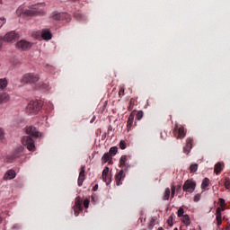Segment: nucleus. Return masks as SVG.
<instances>
[{
	"label": "nucleus",
	"instance_id": "1",
	"mask_svg": "<svg viewBox=\"0 0 230 230\" xmlns=\"http://www.w3.org/2000/svg\"><path fill=\"white\" fill-rule=\"evenodd\" d=\"M26 134L29 136L23 137L22 139V143L23 146H26L30 152H35V140L37 137L40 136V132L37 128L33 126H30L26 128Z\"/></svg>",
	"mask_w": 230,
	"mask_h": 230
},
{
	"label": "nucleus",
	"instance_id": "2",
	"mask_svg": "<svg viewBox=\"0 0 230 230\" xmlns=\"http://www.w3.org/2000/svg\"><path fill=\"white\" fill-rule=\"evenodd\" d=\"M42 109V102L39 101H31L26 108L28 114H37Z\"/></svg>",
	"mask_w": 230,
	"mask_h": 230
},
{
	"label": "nucleus",
	"instance_id": "3",
	"mask_svg": "<svg viewBox=\"0 0 230 230\" xmlns=\"http://www.w3.org/2000/svg\"><path fill=\"white\" fill-rule=\"evenodd\" d=\"M17 39H19V34L15 33V31L7 32L4 38L0 37V46L3 44V40L5 42H15Z\"/></svg>",
	"mask_w": 230,
	"mask_h": 230
},
{
	"label": "nucleus",
	"instance_id": "4",
	"mask_svg": "<svg viewBox=\"0 0 230 230\" xmlns=\"http://www.w3.org/2000/svg\"><path fill=\"white\" fill-rule=\"evenodd\" d=\"M195 188H197V182L193 180H187L183 184L182 190L187 193H193Z\"/></svg>",
	"mask_w": 230,
	"mask_h": 230
},
{
	"label": "nucleus",
	"instance_id": "5",
	"mask_svg": "<svg viewBox=\"0 0 230 230\" xmlns=\"http://www.w3.org/2000/svg\"><path fill=\"white\" fill-rule=\"evenodd\" d=\"M52 19L54 21H66V22H69L71 21V15L67 13H54Z\"/></svg>",
	"mask_w": 230,
	"mask_h": 230
},
{
	"label": "nucleus",
	"instance_id": "6",
	"mask_svg": "<svg viewBox=\"0 0 230 230\" xmlns=\"http://www.w3.org/2000/svg\"><path fill=\"white\" fill-rule=\"evenodd\" d=\"M127 169L123 170L121 169L115 174V182L117 186H121L123 184V181H125Z\"/></svg>",
	"mask_w": 230,
	"mask_h": 230
},
{
	"label": "nucleus",
	"instance_id": "7",
	"mask_svg": "<svg viewBox=\"0 0 230 230\" xmlns=\"http://www.w3.org/2000/svg\"><path fill=\"white\" fill-rule=\"evenodd\" d=\"M173 136L176 139H184L186 137V131L183 127L175 126L173 129Z\"/></svg>",
	"mask_w": 230,
	"mask_h": 230
},
{
	"label": "nucleus",
	"instance_id": "8",
	"mask_svg": "<svg viewBox=\"0 0 230 230\" xmlns=\"http://www.w3.org/2000/svg\"><path fill=\"white\" fill-rule=\"evenodd\" d=\"M24 155V147L20 146L15 148L12 155L9 156L10 161H13V159H19V157H22Z\"/></svg>",
	"mask_w": 230,
	"mask_h": 230
},
{
	"label": "nucleus",
	"instance_id": "9",
	"mask_svg": "<svg viewBox=\"0 0 230 230\" xmlns=\"http://www.w3.org/2000/svg\"><path fill=\"white\" fill-rule=\"evenodd\" d=\"M40 79V77L37 75L34 74H26L22 77V82L24 84H36V82Z\"/></svg>",
	"mask_w": 230,
	"mask_h": 230
},
{
	"label": "nucleus",
	"instance_id": "10",
	"mask_svg": "<svg viewBox=\"0 0 230 230\" xmlns=\"http://www.w3.org/2000/svg\"><path fill=\"white\" fill-rule=\"evenodd\" d=\"M16 48L22 51H26V49H30V48H31V43L26 40H20L16 43Z\"/></svg>",
	"mask_w": 230,
	"mask_h": 230
},
{
	"label": "nucleus",
	"instance_id": "11",
	"mask_svg": "<svg viewBox=\"0 0 230 230\" xmlns=\"http://www.w3.org/2000/svg\"><path fill=\"white\" fill-rule=\"evenodd\" d=\"M84 181H85V166L82 165L79 172V177L77 180V184L79 187L84 186Z\"/></svg>",
	"mask_w": 230,
	"mask_h": 230
},
{
	"label": "nucleus",
	"instance_id": "12",
	"mask_svg": "<svg viewBox=\"0 0 230 230\" xmlns=\"http://www.w3.org/2000/svg\"><path fill=\"white\" fill-rule=\"evenodd\" d=\"M191 148H193V138L188 137L186 139V146L183 147L184 154L191 152Z\"/></svg>",
	"mask_w": 230,
	"mask_h": 230
},
{
	"label": "nucleus",
	"instance_id": "13",
	"mask_svg": "<svg viewBox=\"0 0 230 230\" xmlns=\"http://www.w3.org/2000/svg\"><path fill=\"white\" fill-rule=\"evenodd\" d=\"M224 208L218 207L216 210V220L217 223V226H222V211H224Z\"/></svg>",
	"mask_w": 230,
	"mask_h": 230
},
{
	"label": "nucleus",
	"instance_id": "14",
	"mask_svg": "<svg viewBox=\"0 0 230 230\" xmlns=\"http://www.w3.org/2000/svg\"><path fill=\"white\" fill-rule=\"evenodd\" d=\"M102 181L103 182H106V184H109V182H111V177H109V167L106 166L103 171H102Z\"/></svg>",
	"mask_w": 230,
	"mask_h": 230
},
{
	"label": "nucleus",
	"instance_id": "15",
	"mask_svg": "<svg viewBox=\"0 0 230 230\" xmlns=\"http://www.w3.org/2000/svg\"><path fill=\"white\" fill-rule=\"evenodd\" d=\"M136 116V111H132L130 115L128 116V121H127V128L128 130H130L132 128V125L134 124V118Z\"/></svg>",
	"mask_w": 230,
	"mask_h": 230
},
{
	"label": "nucleus",
	"instance_id": "16",
	"mask_svg": "<svg viewBox=\"0 0 230 230\" xmlns=\"http://www.w3.org/2000/svg\"><path fill=\"white\" fill-rule=\"evenodd\" d=\"M222 170H224L223 162H218L217 164H215L214 173H216V175H220V173H222Z\"/></svg>",
	"mask_w": 230,
	"mask_h": 230
},
{
	"label": "nucleus",
	"instance_id": "17",
	"mask_svg": "<svg viewBox=\"0 0 230 230\" xmlns=\"http://www.w3.org/2000/svg\"><path fill=\"white\" fill-rule=\"evenodd\" d=\"M8 102H10V94L6 93H0V105L8 103Z\"/></svg>",
	"mask_w": 230,
	"mask_h": 230
},
{
	"label": "nucleus",
	"instance_id": "18",
	"mask_svg": "<svg viewBox=\"0 0 230 230\" xmlns=\"http://www.w3.org/2000/svg\"><path fill=\"white\" fill-rule=\"evenodd\" d=\"M15 171L8 170L4 175V181H10L12 179H15Z\"/></svg>",
	"mask_w": 230,
	"mask_h": 230
},
{
	"label": "nucleus",
	"instance_id": "19",
	"mask_svg": "<svg viewBox=\"0 0 230 230\" xmlns=\"http://www.w3.org/2000/svg\"><path fill=\"white\" fill-rule=\"evenodd\" d=\"M41 37L44 40H51V38L53 37V35L49 31L44 30L41 32Z\"/></svg>",
	"mask_w": 230,
	"mask_h": 230
},
{
	"label": "nucleus",
	"instance_id": "20",
	"mask_svg": "<svg viewBox=\"0 0 230 230\" xmlns=\"http://www.w3.org/2000/svg\"><path fill=\"white\" fill-rule=\"evenodd\" d=\"M102 164L105 163H109V161H112V157L109 153H105L102 157Z\"/></svg>",
	"mask_w": 230,
	"mask_h": 230
},
{
	"label": "nucleus",
	"instance_id": "21",
	"mask_svg": "<svg viewBox=\"0 0 230 230\" xmlns=\"http://www.w3.org/2000/svg\"><path fill=\"white\" fill-rule=\"evenodd\" d=\"M208 186H209V178H205L201 183V190H206Z\"/></svg>",
	"mask_w": 230,
	"mask_h": 230
},
{
	"label": "nucleus",
	"instance_id": "22",
	"mask_svg": "<svg viewBox=\"0 0 230 230\" xmlns=\"http://www.w3.org/2000/svg\"><path fill=\"white\" fill-rule=\"evenodd\" d=\"M8 86V80L6 78L0 79V89H6Z\"/></svg>",
	"mask_w": 230,
	"mask_h": 230
},
{
	"label": "nucleus",
	"instance_id": "23",
	"mask_svg": "<svg viewBox=\"0 0 230 230\" xmlns=\"http://www.w3.org/2000/svg\"><path fill=\"white\" fill-rule=\"evenodd\" d=\"M127 165V155H122L119 159V168H123V166Z\"/></svg>",
	"mask_w": 230,
	"mask_h": 230
},
{
	"label": "nucleus",
	"instance_id": "24",
	"mask_svg": "<svg viewBox=\"0 0 230 230\" xmlns=\"http://www.w3.org/2000/svg\"><path fill=\"white\" fill-rule=\"evenodd\" d=\"M181 221L185 226H190V224H191V221L190 220V216L188 215H184L181 218Z\"/></svg>",
	"mask_w": 230,
	"mask_h": 230
},
{
	"label": "nucleus",
	"instance_id": "25",
	"mask_svg": "<svg viewBox=\"0 0 230 230\" xmlns=\"http://www.w3.org/2000/svg\"><path fill=\"white\" fill-rule=\"evenodd\" d=\"M173 218H175V214L172 213L167 219V224H168L169 227H173Z\"/></svg>",
	"mask_w": 230,
	"mask_h": 230
},
{
	"label": "nucleus",
	"instance_id": "26",
	"mask_svg": "<svg viewBox=\"0 0 230 230\" xmlns=\"http://www.w3.org/2000/svg\"><path fill=\"white\" fill-rule=\"evenodd\" d=\"M118 154V146H112L110 148L109 155L114 156Z\"/></svg>",
	"mask_w": 230,
	"mask_h": 230
},
{
	"label": "nucleus",
	"instance_id": "27",
	"mask_svg": "<svg viewBox=\"0 0 230 230\" xmlns=\"http://www.w3.org/2000/svg\"><path fill=\"white\" fill-rule=\"evenodd\" d=\"M82 199L80 198V197H78V198H76L75 199V207H77V209H81L82 208H84L83 206H82Z\"/></svg>",
	"mask_w": 230,
	"mask_h": 230
},
{
	"label": "nucleus",
	"instance_id": "28",
	"mask_svg": "<svg viewBox=\"0 0 230 230\" xmlns=\"http://www.w3.org/2000/svg\"><path fill=\"white\" fill-rule=\"evenodd\" d=\"M169 199H170V188H166L164 195L163 197V200H168Z\"/></svg>",
	"mask_w": 230,
	"mask_h": 230
},
{
	"label": "nucleus",
	"instance_id": "29",
	"mask_svg": "<svg viewBox=\"0 0 230 230\" xmlns=\"http://www.w3.org/2000/svg\"><path fill=\"white\" fill-rule=\"evenodd\" d=\"M190 173H195V172L199 170V164H191L190 167Z\"/></svg>",
	"mask_w": 230,
	"mask_h": 230
},
{
	"label": "nucleus",
	"instance_id": "30",
	"mask_svg": "<svg viewBox=\"0 0 230 230\" xmlns=\"http://www.w3.org/2000/svg\"><path fill=\"white\" fill-rule=\"evenodd\" d=\"M23 13H25L26 15H35L37 13V11L29 9L23 11Z\"/></svg>",
	"mask_w": 230,
	"mask_h": 230
},
{
	"label": "nucleus",
	"instance_id": "31",
	"mask_svg": "<svg viewBox=\"0 0 230 230\" xmlns=\"http://www.w3.org/2000/svg\"><path fill=\"white\" fill-rule=\"evenodd\" d=\"M77 208L78 207H74L75 217H78V215H80V212L84 211V207H81V209H78Z\"/></svg>",
	"mask_w": 230,
	"mask_h": 230
},
{
	"label": "nucleus",
	"instance_id": "32",
	"mask_svg": "<svg viewBox=\"0 0 230 230\" xmlns=\"http://www.w3.org/2000/svg\"><path fill=\"white\" fill-rule=\"evenodd\" d=\"M177 217H179V218H181V217H184V208H180L178 209Z\"/></svg>",
	"mask_w": 230,
	"mask_h": 230
},
{
	"label": "nucleus",
	"instance_id": "33",
	"mask_svg": "<svg viewBox=\"0 0 230 230\" xmlns=\"http://www.w3.org/2000/svg\"><path fill=\"white\" fill-rule=\"evenodd\" d=\"M119 148H120L121 150H125V148H127V144L125 143L124 140H121V141L119 142Z\"/></svg>",
	"mask_w": 230,
	"mask_h": 230
},
{
	"label": "nucleus",
	"instance_id": "34",
	"mask_svg": "<svg viewBox=\"0 0 230 230\" xmlns=\"http://www.w3.org/2000/svg\"><path fill=\"white\" fill-rule=\"evenodd\" d=\"M134 99H130V102H129V106L128 108V111H132L134 109Z\"/></svg>",
	"mask_w": 230,
	"mask_h": 230
},
{
	"label": "nucleus",
	"instance_id": "35",
	"mask_svg": "<svg viewBox=\"0 0 230 230\" xmlns=\"http://www.w3.org/2000/svg\"><path fill=\"white\" fill-rule=\"evenodd\" d=\"M173 197H175V185L171 187V199H173Z\"/></svg>",
	"mask_w": 230,
	"mask_h": 230
},
{
	"label": "nucleus",
	"instance_id": "36",
	"mask_svg": "<svg viewBox=\"0 0 230 230\" xmlns=\"http://www.w3.org/2000/svg\"><path fill=\"white\" fill-rule=\"evenodd\" d=\"M90 202H91V200L89 199H85L84 200V208H85V209H87L89 208Z\"/></svg>",
	"mask_w": 230,
	"mask_h": 230
},
{
	"label": "nucleus",
	"instance_id": "37",
	"mask_svg": "<svg viewBox=\"0 0 230 230\" xmlns=\"http://www.w3.org/2000/svg\"><path fill=\"white\" fill-rule=\"evenodd\" d=\"M225 188L226 190H230V181L227 178L225 181Z\"/></svg>",
	"mask_w": 230,
	"mask_h": 230
},
{
	"label": "nucleus",
	"instance_id": "38",
	"mask_svg": "<svg viewBox=\"0 0 230 230\" xmlns=\"http://www.w3.org/2000/svg\"><path fill=\"white\" fill-rule=\"evenodd\" d=\"M119 96L121 98L122 96H125V88L121 87L119 91Z\"/></svg>",
	"mask_w": 230,
	"mask_h": 230
},
{
	"label": "nucleus",
	"instance_id": "39",
	"mask_svg": "<svg viewBox=\"0 0 230 230\" xmlns=\"http://www.w3.org/2000/svg\"><path fill=\"white\" fill-rule=\"evenodd\" d=\"M137 119H138V120L143 119V111H137Z\"/></svg>",
	"mask_w": 230,
	"mask_h": 230
},
{
	"label": "nucleus",
	"instance_id": "40",
	"mask_svg": "<svg viewBox=\"0 0 230 230\" xmlns=\"http://www.w3.org/2000/svg\"><path fill=\"white\" fill-rule=\"evenodd\" d=\"M6 24V19L5 18H0V28H3Z\"/></svg>",
	"mask_w": 230,
	"mask_h": 230
},
{
	"label": "nucleus",
	"instance_id": "41",
	"mask_svg": "<svg viewBox=\"0 0 230 230\" xmlns=\"http://www.w3.org/2000/svg\"><path fill=\"white\" fill-rule=\"evenodd\" d=\"M155 220L152 219L148 225V229H154Z\"/></svg>",
	"mask_w": 230,
	"mask_h": 230
},
{
	"label": "nucleus",
	"instance_id": "42",
	"mask_svg": "<svg viewBox=\"0 0 230 230\" xmlns=\"http://www.w3.org/2000/svg\"><path fill=\"white\" fill-rule=\"evenodd\" d=\"M219 203H220L221 208H224V206H226V199L220 198L219 199Z\"/></svg>",
	"mask_w": 230,
	"mask_h": 230
},
{
	"label": "nucleus",
	"instance_id": "43",
	"mask_svg": "<svg viewBox=\"0 0 230 230\" xmlns=\"http://www.w3.org/2000/svg\"><path fill=\"white\" fill-rule=\"evenodd\" d=\"M4 139V131L0 128V140Z\"/></svg>",
	"mask_w": 230,
	"mask_h": 230
},
{
	"label": "nucleus",
	"instance_id": "44",
	"mask_svg": "<svg viewBox=\"0 0 230 230\" xmlns=\"http://www.w3.org/2000/svg\"><path fill=\"white\" fill-rule=\"evenodd\" d=\"M194 202H199V200H200V194H196L195 196H194Z\"/></svg>",
	"mask_w": 230,
	"mask_h": 230
},
{
	"label": "nucleus",
	"instance_id": "45",
	"mask_svg": "<svg viewBox=\"0 0 230 230\" xmlns=\"http://www.w3.org/2000/svg\"><path fill=\"white\" fill-rule=\"evenodd\" d=\"M176 190L177 191H181L182 190V187L181 185H178Z\"/></svg>",
	"mask_w": 230,
	"mask_h": 230
},
{
	"label": "nucleus",
	"instance_id": "46",
	"mask_svg": "<svg viewBox=\"0 0 230 230\" xmlns=\"http://www.w3.org/2000/svg\"><path fill=\"white\" fill-rule=\"evenodd\" d=\"M98 190V184H96L93 188V191H96Z\"/></svg>",
	"mask_w": 230,
	"mask_h": 230
},
{
	"label": "nucleus",
	"instance_id": "47",
	"mask_svg": "<svg viewBox=\"0 0 230 230\" xmlns=\"http://www.w3.org/2000/svg\"><path fill=\"white\" fill-rule=\"evenodd\" d=\"M226 230H230V224L226 226Z\"/></svg>",
	"mask_w": 230,
	"mask_h": 230
},
{
	"label": "nucleus",
	"instance_id": "48",
	"mask_svg": "<svg viewBox=\"0 0 230 230\" xmlns=\"http://www.w3.org/2000/svg\"><path fill=\"white\" fill-rule=\"evenodd\" d=\"M138 221H139V222H143V218H142V217H139Z\"/></svg>",
	"mask_w": 230,
	"mask_h": 230
},
{
	"label": "nucleus",
	"instance_id": "49",
	"mask_svg": "<svg viewBox=\"0 0 230 230\" xmlns=\"http://www.w3.org/2000/svg\"><path fill=\"white\" fill-rule=\"evenodd\" d=\"M3 222V217H0V224Z\"/></svg>",
	"mask_w": 230,
	"mask_h": 230
},
{
	"label": "nucleus",
	"instance_id": "50",
	"mask_svg": "<svg viewBox=\"0 0 230 230\" xmlns=\"http://www.w3.org/2000/svg\"><path fill=\"white\" fill-rule=\"evenodd\" d=\"M33 10H37V7H36V6H34Z\"/></svg>",
	"mask_w": 230,
	"mask_h": 230
},
{
	"label": "nucleus",
	"instance_id": "51",
	"mask_svg": "<svg viewBox=\"0 0 230 230\" xmlns=\"http://www.w3.org/2000/svg\"><path fill=\"white\" fill-rule=\"evenodd\" d=\"M173 230H179V229L176 227V228H174Z\"/></svg>",
	"mask_w": 230,
	"mask_h": 230
},
{
	"label": "nucleus",
	"instance_id": "52",
	"mask_svg": "<svg viewBox=\"0 0 230 230\" xmlns=\"http://www.w3.org/2000/svg\"><path fill=\"white\" fill-rule=\"evenodd\" d=\"M21 10V8L18 9V12Z\"/></svg>",
	"mask_w": 230,
	"mask_h": 230
}]
</instances>
